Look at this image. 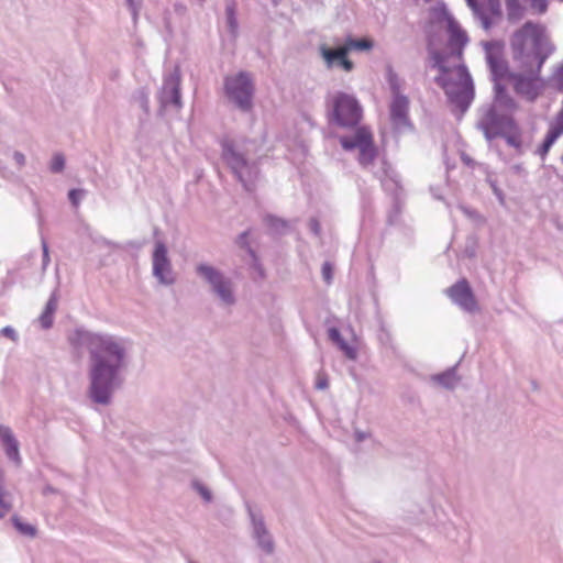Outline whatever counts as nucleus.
Instances as JSON below:
<instances>
[{"label":"nucleus","mask_w":563,"mask_h":563,"mask_svg":"<svg viewBox=\"0 0 563 563\" xmlns=\"http://www.w3.org/2000/svg\"><path fill=\"white\" fill-rule=\"evenodd\" d=\"M446 295L462 310L473 313L478 310L477 301L466 279H461L446 289Z\"/></svg>","instance_id":"15"},{"label":"nucleus","mask_w":563,"mask_h":563,"mask_svg":"<svg viewBox=\"0 0 563 563\" xmlns=\"http://www.w3.org/2000/svg\"><path fill=\"white\" fill-rule=\"evenodd\" d=\"M0 441L4 446L5 454L12 461H20L19 442L10 427L0 424Z\"/></svg>","instance_id":"19"},{"label":"nucleus","mask_w":563,"mask_h":563,"mask_svg":"<svg viewBox=\"0 0 563 563\" xmlns=\"http://www.w3.org/2000/svg\"><path fill=\"white\" fill-rule=\"evenodd\" d=\"M0 334L5 336V338H9L13 342L18 341V334H16L15 330L12 327H10V325H7V327L2 328L1 331H0Z\"/></svg>","instance_id":"44"},{"label":"nucleus","mask_w":563,"mask_h":563,"mask_svg":"<svg viewBox=\"0 0 563 563\" xmlns=\"http://www.w3.org/2000/svg\"><path fill=\"white\" fill-rule=\"evenodd\" d=\"M515 122L512 115L504 113L489 106H483L478 110L476 126L484 133L486 140L498 137Z\"/></svg>","instance_id":"9"},{"label":"nucleus","mask_w":563,"mask_h":563,"mask_svg":"<svg viewBox=\"0 0 563 563\" xmlns=\"http://www.w3.org/2000/svg\"><path fill=\"white\" fill-rule=\"evenodd\" d=\"M473 15L479 21L481 26L488 31L501 18L499 0H466ZM537 13H544L548 8L545 0H506L507 15L510 22H517L525 16L526 5Z\"/></svg>","instance_id":"5"},{"label":"nucleus","mask_w":563,"mask_h":563,"mask_svg":"<svg viewBox=\"0 0 563 563\" xmlns=\"http://www.w3.org/2000/svg\"><path fill=\"white\" fill-rule=\"evenodd\" d=\"M199 3H202L205 0H197Z\"/></svg>","instance_id":"56"},{"label":"nucleus","mask_w":563,"mask_h":563,"mask_svg":"<svg viewBox=\"0 0 563 563\" xmlns=\"http://www.w3.org/2000/svg\"><path fill=\"white\" fill-rule=\"evenodd\" d=\"M553 128H555L558 131H560L561 134L563 133V106L556 117L555 124L553 125Z\"/></svg>","instance_id":"51"},{"label":"nucleus","mask_w":563,"mask_h":563,"mask_svg":"<svg viewBox=\"0 0 563 563\" xmlns=\"http://www.w3.org/2000/svg\"><path fill=\"white\" fill-rule=\"evenodd\" d=\"M319 52L325 63L327 68H332L333 66L339 65V62L342 59V57L347 56L344 45L338 48H330L327 45H320Z\"/></svg>","instance_id":"22"},{"label":"nucleus","mask_w":563,"mask_h":563,"mask_svg":"<svg viewBox=\"0 0 563 563\" xmlns=\"http://www.w3.org/2000/svg\"><path fill=\"white\" fill-rule=\"evenodd\" d=\"M340 351L344 354V356L351 361H355L357 358V349L347 342H345Z\"/></svg>","instance_id":"37"},{"label":"nucleus","mask_w":563,"mask_h":563,"mask_svg":"<svg viewBox=\"0 0 563 563\" xmlns=\"http://www.w3.org/2000/svg\"><path fill=\"white\" fill-rule=\"evenodd\" d=\"M308 225H309L310 231L314 235H317V236L320 235L321 227L317 219H314V218L310 219Z\"/></svg>","instance_id":"45"},{"label":"nucleus","mask_w":563,"mask_h":563,"mask_svg":"<svg viewBox=\"0 0 563 563\" xmlns=\"http://www.w3.org/2000/svg\"><path fill=\"white\" fill-rule=\"evenodd\" d=\"M457 365L450 367L449 369L434 374L430 377L431 382L445 389H454L460 382V376L456 373Z\"/></svg>","instance_id":"20"},{"label":"nucleus","mask_w":563,"mask_h":563,"mask_svg":"<svg viewBox=\"0 0 563 563\" xmlns=\"http://www.w3.org/2000/svg\"><path fill=\"white\" fill-rule=\"evenodd\" d=\"M70 345L87 352V397L92 404L109 406L125 382L130 365V343L108 332L76 329L68 335Z\"/></svg>","instance_id":"1"},{"label":"nucleus","mask_w":563,"mask_h":563,"mask_svg":"<svg viewBox=\"0 0 563 563\" xmlns=\"http://www.w3.org/2000/svg\"><path fill=\"white\" fill-rule=\"evenodd\" d=\"M246 236H247V232H243L242 234H240V236H239L240 243H244Z\"/></svg>","instance_id":"54"},{"label":"nucleus","mask_w":563,"mask_h":563,"mask_svg":"<svg viewBox=\"0 0 563 563\" xmlns=\"http://www.w3.org/2000/svg\"><path fill=\"white\" fill-rule=\"evenodd\" d=\"M54 493H56V489L54 487H52L51 485H46L43 488V494L44 495L54 494Z\"/></svg>","instance_id":"53"},{"label":"nucleus","mask_w":563,"mask_h":563,"mask_svg":"<svg viewBox=\"0 0 563 563\" xmlns=\"http://www.w3.org/2000/svg\"><path fill=\"white\" fill-rule=\"evenodd\" d=\"M510 49L516 70L534 71L552 54L553 45L540 24L528 21L512 34Z\"/></svg>","instance_id":"3"},{"label":"nucleus","mask_w":563,"mask_h":563,"mask_svg":"<svg viewBox=\"0 0 563 563\" xmlns=\"http://www.w3.org/2000/svg\"><path fill=\"white\" fill-rule=\"evenodd\" d=\"M246 509L252 525V537L262 551L266 554H273L275 551V542L265 525L263 515L255 511L250 504H246Z\"/></svg>","instance_id":"13"},{"label":"nucleus","mask_w":563,"mask_h":563,"mask_svg":"<svg viewBox=\"0 0 563 563\" xmlns=\"http://www.w3.org/2000/svg\"><path fill=\"white\" fill-rule=\"evenodd\" d=\"M409 99L407 96L391 98L389 114L395 130L401 132L411 128L409 120Z\"/></svg>","instance_id":"16"},{"label":"nucleus","mask_w":563,"mask_h":563,"mask_svg":"<svg viewBox=\"0 0 563 563\" xmlns=\"http://www.w3.org/2000/svg\"><path fill=\"white\" fill-rule=\"evenodd\" d=\"M153 276L159 284L169 286L176 280L167 246L163 241H156L152 255Z\"/></svg>","instance_id":"11"},{"label":"nucleus","mask_w":563,"mask_h":563,"mask_svg":"<svg viewBox=\"0 0 563 563\" xmlns=\"http://www.w3.org/2000/svg\"><path fill=\"white\" fill-rule=\"evenodd\" d=\"M382 164H383L382 170H378V172H375V173H374V174H375V176H376L378 179H380V180H383L385 177H388V176H389V174H388V169H389L388 164H387L385 161H384Z\"/></svg>","instance_id":"48"},{"label":"nucleus","mask_w":563,"mask_h":563,"mask_svg":"<svg viewBox=\"0 0 563 563\" xmlns=\"http://www.w3.org/2000/svg\"><path fill=\"white\" fill-rule=\"evenodd\" d=\"M57 302H58V298H57L56 291H54L51 295L48 301L46 302L44 311L54 314L57 309Z\"/></svg>","instance_id":"38"},{"label":"nucleus","mask_w":563,"mask_h":563,"mask_svg":"<svg viewBox=\"0 0 563 563\" xmlns=\"http://www.w3.org/2000/svg\"><path fill=\"white\" fill-rule=\"evenodd\" d=\"M132 101L136 103L145 113L150 111L148 92L144 88H140L132 95Z\"/></svg>","instance_id":"30"},{"label":"nucleus","mask_w":563,"mask_h":563,"mask_svg":"<svg viewBox=\"0 0 563 563\" xmlns=\"http://www.w3.org/2000/svg\"><path fill=\"white\" fill-rule=\"evenodd\" d=\"M540 70L520 71L516 70L509 81L514 84L515 91L527 99L534 101L542 90V82L539 77Z\"/></svg>","instance_id":"12"},{"label":"nucleus","mask_w":563,"mask_h":563,"mask_svg":"<svg viewBox=\"0 0 563 563\" xmlns=\"http://www.w3.org/2000/svg\"><path fill=\"white\" fill-rule=\"evenodd\" d=\"M38 321L43 329H49L53 324V314L43 311L38 318Z\"/></svg>","instance_id":"40"},{"label":"nucleus","mask_w":563,"mask_h":563,"mask_svg":"<svg viewBox=\"0 0 563 563\" xmlns=\"http://www.w3.org/2000/svg\"><path fill=\"white\" fill-rule=\"evenodd\" d=\"M263 222L274 234H285L289 228L287 220L269 213L263 217Z\"/></svg>","instance_id":"24"},{"label":"nucleus","mask_w":563,"mask_h":563,"mask_svg":"<svg viewBox=\"0 0 563 563\" xmlns=\"http://www.w3.org/2000/svg\"><path fill=\"white\" fill-rule=\"evenodd\" d=\"M449 41L438 51L430 42L428 53L431 67L439 70L434 81L444 90L449 101L463 114L474 99L473 79L463 64V49L468 38L453 16L446 14Z\"/></svg>","instance_id":"2"},{"label":"nucleus","mask_w":563,"mask_h":563,"mask_svg":"<svg viewBox=\"0 0 563 563\" xmlns=\"http://www.w3.org/2000/svg\"><path fill=\"white\" fill-rule=\"evenodd\" d=\"M552 80L558 85L559 88H563V62L555 68Z\"/></svg>","instance_id":"39"},{"label":"nucleus","mask_w":563,"mask_h":563,"mask_svg":"<svg viewBox=\"0 0 563 563\" xmlns=\"http://www.w3.org/2000/svg\"><path fill=\"white\" fill-rule=\"evenodd\" d=\"M12 509L11 503L7 499V492L3 484V474L0 470V519L5 517Z\"/></svg>","instance_id":"29"},{"label":"nucleus","mask_w":563,"mask_h":563,"mask_svg":"<svg viewBox=\"0 0 563 563\" xmlns=\"http://www.w3.org/2000/svg\"><path fill=\"white\" fill-rule=\"evenodd\" d=\"M224 90L228 99L233 102L238 109L243 112L252 110L254 84L249 73L240 71L236 75L225 77Z\"/></svg>","instance_id":"7"},{"label":"nucleus","mask_w":563,"mask_h":563,"mask_svg":"<svg viewBox=\"0 0 563 563\" xmlns=\"http://www.w3.org/2000/svg\"><path fill=\"white\" fill-rule=\"evenodd\" d=\"M499 136L506 140V143L514 147L518 154H522L526 146L522 141V133L516 121L509 129H506Z\"/></svg>","instance_id":"21"},{"label":"nucleus","mask_w":563,"mask_h":563,"mask_svg":"<svg viewBox=\"0 0 563 563\" xmlns=\"http://www.w3.org/2000/svg\"><path fill=\"white\" fill-rule=\"evenodd\" d=\"M227 25L230 33L235 36L238 33V20L235 16V10L233 5H228L225 9Z\"/></svg>","instance_id":"31"},{"label":"nucleus","mask_w":563,"mask_h":563,"mask_svg":"<svg viewBox=\"0 0 563 563\" xmlns=\"http://www.w3.org/2000/svg\"><path fill=\"white\" fill-rule=\"evenodd\" d=\"M329 386L328 378L323 375H319L316 382L317 389H325Z\"/></svg>","instance_id":"50"},{"label":"nucleus","mask_w":563,"mask_h":563,"mask_svg":"<svg viewBox=\"0 0 563 563\" xmlns=\"http://www.w3.org/2000/svg\"><path fill=\"white\" fill-rule=\"evenodd\" d=\"M338 66H341L345 71H351L354 68V64L346 56L342 57Z\"/></svg>","instance_id":"49"},{"label":"nucleus","mask_w":563,"mask_h":563,"mask_svg":"<svg viewBox=\"0 0 563 563\" xmlns=\"http://www.w3.org/2000/svg\"><path fill=\"white\" fill-rule=\"evenodd\" d=\"M196 492L205 499V501L210 503L212 500V494L208 487L199 482H194L192 484Z\"/></svg>","instance_id":"36"},{"label":"nucleus","mask_w":563,"mask_h":563,"mask_svg":"<svg viewBox=\"0 0 563 563\" xmlns=\"http://www.w3.org/2000/svg\"><path fill=\"white\" fill-rule=\"evenodd\" d=\"M82 195H84V190H81V189H71L68 192V198H69V200L71 201V203L74 206H78L79 200L82 197Z\"/></svg>","instance_id":"43"},{"label":"nucleus","mask_w":563,"mask_h":563,"mask_svg":"<svg viewBox=\"0 0 563 563\" xmlns=\"http://www.w3.org/2000/svg\"><path fill=\"white\" fill-rule=\"evenodd\" d=\"M12 523L14 528L23 536L29 538H34L36 536V527L30 523L24 522L20 517L13 516Z\"/></svg>","instance_id":"28"},{"label":"nucleus","mask_w":563,"mask_h":563,"mask_svg":"<svg viewBox=\"0 0 563 563\" xmlns=\"http://www.w3.org/2000/svg\"><path fill=\"white\" fill-rule=\"evenodd\" d=\"M561 133L555 128L551 126L548 131L545 139L542 145L538 150V154L544 158V156L549 153L551 146L555 143V141L560 137Z\"/></svg>","instance_id":"26"},{"label":"nucleus","mask_w":563,"mask_h":563,"mask_svg":"<svg viewBox=\"0 0 563 563\" xmlns=\"http://www.w3.org/2000/svg\"><path fill=\"white\" fill-rule=\"evenodd\" d=\"M158 99L164 109L172 107L179 110L181 108L180 73L177 67L164 78Z\"/></svg>","instance_id":"14"},{"label":"nucleus","mask_w":563,"mask_h":563,"mask_svg":"<svg viewBox=\"0 0 563 563\" xmlns=\"http://www.w3.org/2000/svg\"><path fill=\"white\" fill-rule=\"evenodd\" d=\"M328 338L339 349L345 343V340L342 338L340 331L334 327L328 329Z\"/></svg>","instance_id":"35"},{"label":"nucleus","mask_w":563,"mask_h":563,"mask_svg":"<svg viewBox=\"0 0 563 563\" xmlns=\"http://www.w3.org/2000/svg\"><path fill=\"white\" fill-rule=\"evenodd\" d=\"M222 159L230 168L238 181L246 191H253L260 178V168L256 162L257 147L255 141L224 140L221 143Z\"/></svg>","instance_id":"4"},{"label":"nucleus","mask_w":563,"mask_h":563,"mask_svg":"<svg viewBox=\"0 0 563 563\" xmlns=\"http://www.w3.org/2000/svg\"><path fill=\"white\" fill-rule=\"evenodd\" d=\"M494 100L488 106L495 108L500 112L509 113L510 115H512V113L517 110L518 104L514 100V98L508 93V91L501 85V82H496L494 85Z\"/></svg>","instance_id":"17"},{"label":"nucleus","mask_w":563,"mask_h":563,"mask_svg":"<svg viewBox=\"0 0 563 563\" xmlns=\"http://www.w3.org/2000/svg\"><path fill=\"white\" fill-rule=\"evenodd\" d=\"M51 170L53 173H62L65 168V157L63 154H55L52 158Z\"/></svg>","instance_id":"32"},{"label":"nucleus","mask_w":563,"mask_h":563,"mask_svg":"<svg viewBox=\"0 0 563 563\" xmlns=\"http://www.w3.org/2000/svg\"><path fill=\"white\" fill-rule=\"evenodd\" d=\"M362 119V108L351 95L338 92L332 99L331 120L340 126H355Z\"/></svg>","instance_id":"8"},{"label":"nucleus","mask_w":563,"mask_h":563,"mask_svg":"<svg viewBox=\"0 0 563 563\" xmlns=\"http://www.w3.org/2000/svg\"><path fill=\"white\" fill-rule=\"evenodd\" d=\"M328 338L339 349L345 343V340L342 338L340 331L334 327L328 329Z\"/></svg>","instance_id":"34"},{"label":"nucleus","mask_w":563,"mask_h":563,"mask_svg":"<svg viewBox=\"0 0 563 563\" xmlns=\"http://www.w3.org/2000/svg\"><path fill=\"white\" fill-rule=\"evenodd\" d=\"M42 249H43V269H45L49 263V253H48L47 243L44 240L42 241Z\"/></svg>","instance_id":"47"},{"label":"nucleus","mask_w":563,"mask_h":563,"mask_svg":"<svg viewBox=\"0 0 563 563\" xmlns=\"http://www.w3.org/2000/svg\"><path fill=\"white\" fill-rule=\"evenodd\" d=\"M142 1L143 0H125V2L128 4V7L130 8L134 19L136 18L141 7H142Z\"/></svg>","instance_id":"42"},{"label":"nucleus","mask_w":563,"mask_h":563,"mask_svg":"<svg viewBox=\"0 0 563 563\" xmlns=\"http://www.w3.org/2000/svg\"><path fill=\"white\" fill-rule=\"evenodd\" d=\"M332 271L333 267L331 263L324 262L322 265V277L327 284H330L332 282Z\"/></svg>","instance_id":"41"},{"label":"nucleus","mask_w":563,"mask_h":563,"mask_svg":"<svg viewBox=\"0 0 563 563\" xmlns=\"http://www.w3.org/2000/svg\"><path fill=\"white\" fill-rule=\"evenodd\" d=\"M373 41L368 38L354 40L352 37H349L344 43V47L346 48L347 54L353 49L369 51L373 47Z\"/></svg>","instance_id":"27"},{"label":"nucleus","mask_w":563,"mask_h":563,"mask_svg":"<svg viewBox=\"0 0 563 563\" xmlns=\"http://www.w3.org/2000/svg\"><path fill=\"white\" fill-rule=\"evenodd\" d=\"M463 161H464L467 165H470V164H471V162H472V161H471L470 158H467V157H463Z\"/></svg>","instance_id":"55"},{"label":"nucleus","mask_w":563,"mask_h":563,"mask_svg":"<svg viewBox=\"0 0 563 563\" xmlns=\"http://www.w3.org/2000/svg\"><path fill=\"white\" fill-rule=\"evenodd\" d=\"M195 272L221 307L230 308L236 303L235 284L224 272L208 263L197 264Z\"/></svg>","instance_id":"6"},{"label":"nucleus","mask_w":563,"mask_h":563,"mask_svg":"<svg viewBox=\"0 0 563 563\" xmlns=\"http://www.w3.org/2000/svg\"><path fill=\"white\" fill-rule=\"evenodd\" d=\"M15 164L21 168L25 165L26 158L25 155L19 151H15L12 155Z\"/></svg>","instance_id":"46"},{"label":"nucleus","mask_w":563,"mask_h":563,"mask_svg":"<svg viewBox=\"0 0 563 563\" xmlns=\"http://www.w3.org/2000/svg\"><path fill=\"white\" fill-rule=\"evenodd\" d=\"M377 156V148L374 141L358 150L357 162L365 169H372L374 161Z\"/></svg>","instance_id":"23"},{"label":"nucleus","mask_w":563,"mask_h":563,"mask_svg":"<svg viewBox=\"0 0 563 563\" xmlns=\"http://www.w3.org/2000/svg\"><path fill=\"white\" fill-rule=\"evenodd\" d=\"M387 82L391 92V98L402 97V86L404 81L398 77V75L393 70L391 67L387 69Z\"/></svg>","instance_id":"25"},{"label":"nucleus","mask_w":563,"mask_h":563,"mask_svg":"<svg viewBox=\"0 0 563 563\" xmlns=\"http://www.w3.org/2000/svg\"><path fill=\"white\" fill-rule=\"evenodd\" d=\"M485 58L490 70L494 85L501 80H510L516 69H509L507 60L504 58L503 45L498 42H486L484 44Z\"/></svg>","instance_id":"10"},{"label":"nucleus","mask_w":563,"mask_h":563,"mask_svg":"<svg viewBox=\"0 0 563 563\" xmlns=\"http://www.w3.org/2000/svg\"><path fill=\"white\" fill-rule=\"evenodd\" d=\"M354 435H355V440L357 442H363L364 440H366L368 438V434L366 432H363L360 430H356Z\"/></svg>","instance_id":"52"},{"label":"nucleus","mask_w":563,"mask_h":563,"mask_svg":"<svg viewBox=\"0 0 563 563\" xmlns=\"http://www.w3.org/2000/svg\"><path fill=\"white\" fill-rule=\"evenodd\" d=\"M372 141V132L364 126L356 129L352 135L340 137V144L345 151L360 150Z\"/></svg>","instance_id":"18"},{"label":"nucleus","mask_w":563,"mask_h":563,"mask_svg":"<svg viewBox=\"0 0 563 563\" xmlns=\"http://www.w3.org/2000/svg\"><path fill=\"white\" fill-rule=\"evenodd\" d=\"M328 338L339 349L345 343V340L342 338L340 331L334 327L328 329Z\"/></svg>","instance_id":"33"}]
</instances>
